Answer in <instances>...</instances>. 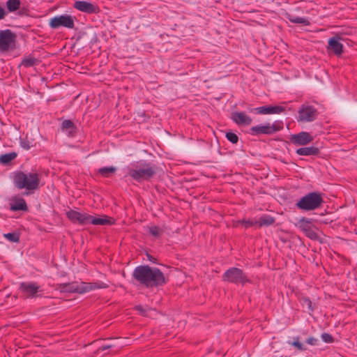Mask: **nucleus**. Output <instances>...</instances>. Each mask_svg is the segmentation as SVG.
<instances>
[{"mask_svg": "<svg viewBox=\"0 0 357 357\" xmlns=\"http://www.w3.org/2000/svg\"><path fill=\"white\" fill-rule=\"evenodd\" d=\"M132 277L146 288L162 287L169 281V278L158 268L149 265L137 266L132 272Z\"/></svg>", "mask_w": 357, "mask_h": 357, "instance_id": "1", "label": "nucleus"}, {"mask_svg": "<svg viewBox=\"0 0 357 357\" xmlns=\"http://www.w3.org/2000/svg\"><path fill=\"white\" fill-rule=\"evenodd\" d=\"M14 186L18 190L25 189L24 195H29L38 188L40 184V175L37 172L26 173L22 171H16L12 176Z\"/></svg>", "mask_w": 357, "mask_h": 357, "instance_id": "2", "label": "nucleus"}, {"mask_svg": "<svg viewBox=\"0 0 357 357\" xmlns=\"http://www.w3.org/2000/svg\"><path fill=\"white\" fill-rule=\"evenodd\" d=\"M132 165V167L128 168V174L137 182L148 181L156 174V165L146 160H140Z\"/></svg>", "mask_w": 357, "mask_h": 357, "instance_id": "3", "label": "nucleus"}, {"mask_svg": "<svg viewBox=\"0 0 357 357\" xmlns=\"http://www.w3.org/2000/svg\"><path fill=\"white\" fill-rule=\"evenodd\" d=\"M107 285L102 282H77L61 283L58 284V289L63 293L84 294L96 289H105Z\"/></svg>", "mask_w": 357, "mask_h": 357, "instance_id": "4", "label": "nucleus"}, {"mask_svg": "<svg viewBox=\"0 0 357 357\" xmlns=\"http://www.w3.org/2000/svg\"><path fill=\"white\" fill-rule=\"evenodd\" d=\"M324 202L321 193L312 192L302 197L296 204L298 208L303 211H313L320 208Z\"/></svg>", "mask_w": 357, "mask_h": 357, "instance_id": "5", "label": "nucleus"}, {"mask_svg": "<svg viewBox=\"0 0 357 357\" xmlns=\"http://www.w3.org/2000/svg\"><path fill=\"white\" fill-rule=\"evenodd\" d=\"M222 280L243 286L250 282L243 271L236 267L227 269L222 275Z\"/></svg>", "mask_w": 357, "mask_h": 357, "instance_id": "6", "label": "nucleus"}, {"mask_svg": "<svg viewBox=\"0 0 357 357\" xmlns=\"http://www.w3.org/2000/svg\"><path fill=\"white\" fill-rule=\"evenodd\" d=\"M284 123L282 121H275L273 124L266 123L264 125H257L252 126L250 129V133L252 135H273L283 129Z\"/></svg>", "mask_w": 357, "mask_h": 357, "instance_id": "7", "label": "nucleus"}, {"mask_svg": "<svg viewBox=\"0 0 357 357\" xmlns=\"http://www.w3.org/2000/svg\"><path fill=\"white\" fill-rule=\"evenodd\" d=\"M16 38V34L11 30H0V51L6 52L15 50Z\"/></svg>", "mask_w": 357, "mask_h": 357, "instance_id": "8", "label": "nucleus"}, {"mask_svg": "<svg viewBox=\"0 0 357 357\" xmlns=\"http://www.w3.org/2000/svg\"><path fill=\"white\" fill-rule=\"evenodd\" d=\"M319 115L317 109L312 105L303 104L298 110V122H312L317 119Z\"/></svg>", "mask_w": 357, "mask_h": 357, "instance_id": "9", "label": "nucleus"}, {"mask_svg": "<svg viewBox=\"0 0 357 357\" xmlns=\"http://www.w3.org/2000/svg\"><path fill=\"white\" fill-rule=\"evenodd\" d=\"M50 26L52 29H58L61 26L73 29L75 26L74 19L69 15L56 16L50 20Z\"/></svg>", "mask_w": 357, "mask_h": 357, "instance_id": "10", "label": "nucleus"}, {"mask_svg": "<svg viewBox=\"0 0 357 357\" xmlns=\"http://www.w3.org/2000/svg\"><path fill=\"white\" fill-rule=\"evenodd\" d=\"M40 289V286L36 282H22L20 284L19 290L23 296L27 298H36Z\"/></svg>", "mask_w": 357, "mask_h": 357, "instance_id": "11", "label": "nucleus"}, {"mask_svg": "<svg viewBox=\"0 0 357 357\" xmlns=\"http://www.w3.org/2000/svg\"><path fill=\"white\" fill-rule=\"evenodd\" d=\"M298 227L307 237L312 240H317L319 236L315 231L316 227L312 224L310 220L302 218L298 222Z\"/></svg>", "mask_w": 357, "mask_h": 357, "instance_id": "12", "label": "nucleus"}, {"mask_svg": "<svg viewBox=\"0 0 357 357\" xmlns=\"http://www.w3.org/2000/svg\"><path fill=\"white\" fill-rule=\"evenodd\" d=\"M66 216L73 224H79L80 225H89V214L88 213H80L77 211L70 209L66 212Z\"/></svg>", "mask_w": 357, "mask_h": 357, "instance_id": "13", "label": "nucleus"}, {"mask_svg": "<svg viewBox=\"0 0 357 357\" xmlns=\"http://www.w3.org/2000/svg\"><path fill=\"white\" fill-rule=\"evenodd\" d=\"M284 111L285 108L284 107L279 105H266L259 107L251 108L249 109L250 112H254L257 114H280Z\"/></svg>", "mask_w": 357, "mask_h": 357, "instance_id": "14", "label": "nucleus"}, {"mask_svg": "<svg viewBox=\"0 0 357 357\" xmlns=\"http://www.w3.org/2000/svg\"><path fill=\"white\" fill-rule=\"evenodd\" d=\"M289 139L294 145L304 146L312 142L314 138L309 132L303 131L298 134L291 135Z\"/></svg>", "mask_w": 357, "mask_h": 357, "instance_id": "15", "label": "nucleus"}, {"mask_svg": "<svg viewBox=\"0 0 357 357\" xmlns=\"http://www.w3.org/2000/svg\"><path fill=\"white\" fill-rule=\"evenodd\" d=\"M73 7L88 14L98 13L100 11L99 7L96 4L86 1H76Z\"/></svg>", "mask_w": 357, "mask_h": 357, "instance_id": "16", "label": "nucleus"}, {"mask_svg": "<svg viewBox=\"0 0 357 357\" xmlns=\"http://www.w3.org/2000/svg\"><path fill=\"white\" fill-rule=\"evenodd\" d=\"M342 39L339 35L331 38L328 42V50L332 51L336 56H340L343 53V45L340 42Z\"/></svg>", "mask_w": 357, "mask_h": 357, "instance_id": "17", "label": "nucleus"}, {"mask_svg": "<svg viewBox=\"0 0 357 357\" xmlns=\"http://www.w3.org/2000/svg\"><path fill=\"white\" fill-rule=\"evenodd\" d=\"M231 119L238 126H249L252 119L243 112H234L231 113Z\"/></svg>", "mask_w": 357, "mask_h": 357, "instance_id": "18", "label": "nucleus"}, {"mask_svg": "<svg viewBox=\"0 0 357 357\" xmlns=\"http://www.w3.org/2000/svg\"><path fill=\"white\" fill-rule=\"evenodd\" d=\"M21 1L20 0H8L6 2V11L8 13L17 12V15L20 16H24L27 13V9L23 8L20 9Z\"/></svg>", "mask_w": 357, "mask_h": 357, "instance_id": "19", "label": "nucleus"}, {"mask_svg": "<svg viewBox=\"0 0 357 357\" xmlns=\"http://www.w3.org/2000/svg\"><path fill=\"white\" fill-rule=\"evenodd\" d=\"M10 209L12 211H28V206L24 199L19 197H15L10 203Z\"/></svg>", "mask_w": 357, "mask_h": 357, "instance_id": "20", "label": "nucleus"}, {"mask_svg": "<svg viewBox=\"0 0 357 357\" xmlns=\"http://www.w3.org/2000/svg\"><path fill=\"white\" fill-rule=\"evenodd\" d=\"M114 223L113 218L107 215L101 217H94L89 215V224L94 225H112Z\"/></svg>", "mask_w": 357, "mask_h": 357, "instance_id": "21", "label": "nucleus"}, {"mask_svg": "<svg viewBox=\"0 0 357 357\" xmlns=\"http://www.w3.org/2000/svg\"><path fill=\"white\" fill-rule=\"evenodd\" d=\"M296 153L303 156L317 155L319 153V149L316 146L302 147L296 149Z\"/></svg>", "mask_w": 357, "mask_h": 357, "instance_id": "22", "label": "nucleus"}, {"mask_svg": "<svg viewBox=\"0 0 357 357\" xmlns=\"http://www.w3.org/2000/svg\"><path fill=\"white\" fill-rule=\"evenodd\" d=\"M275 222V218L268 214H263L257 220V227H269L273 225Z\"/></svg>", "mask_w": 357, "mask_h": 357, "instance_id": "23", "label": "nucleus"}, {"mask_svg": "<svg viewBox=\"0 0 357 357\" xmlns=\"http://www.w3.org/2000/svg\"><path fill=\"white\" fill-rule=\"evenodd\" d=\"M61 130L67 132L69 136H74L77 132V128L70 120H64L62 122Z\"/></svg>", "mask_w": 357, "mask_h": 357, "instance_id": "24", "label": "nucleus"}, {"mask_svg": "<svg viewBox=\"0 0 357 357\" xmlns=\"http://www.w3.org/2000/svg\"><path fill=\"white\" fill-rule=\"evenodd\" d=\"M285 17L292 23L294 24H301L305 26H309L310 22L309 20L305 17H296L289 13H286Z\"/></svg>", "mask_w": 357, "mask_h": 357, "instance_id": "25", "label": "nucleus"}, {"mask_svg": "<svg viewBox=\"0 0 357 357\" xmlns=\"http://www.w3.org/2000/svg\"><path fill=\"white\" fill-rule=\"evenodd\" d=\"M17 156V153L10 152L0 155V164L3 165H9L12 160H15Z\"/></svg>", "mask_w": 357, "mask_h": 357, "instance_id": "26", "label": "nucleus"}, {"mask_svg": "<svg viewBox=\"0 0 357 357\" xmlns=\"http://www.w3.org/2000/svg\"><path fill=\"white\" fill-rule=\"evenodd\" d=\"M238 224H241L245 229H248L253 226L257 227V220L243 218L241 220L234 222L233 226L237 227L238 226Z\"/></svg>", "mask_w": 357, "mask_h": 357, "instance_id": "27", "label": "nucleus"}, {"mask_svg": "<svg viewBox=\"0 0 357 357\" xmlns=\"http://www.w3.org/2000/svg\"><path fill=\"white\" fill-rule=\"evenodd\" d=\"M116 168L114 167H104L98 170V173L104 178H109L112 174H115Z\"/></svg>", "mask_w": 357, "mask_h": 357, "instance_id": "28", "label": "nucleus"}, {"mask_svg": "<svg viewBox=\"0 0 357 357\" xmlns=\"http://www.w3.org/2000/svg\"><path fill=\"white\" fill-rule=\"evenodd\" d=\"M38 63V60L33 56H26L22 60L20 66H23L25 68L32 67Z\"/></svg>", "mask_w": 357, "mask_h": 357, "instance_id": "29", "label": "nucleus"}, {"mask_svg": "<svg viewBox=\"0 0 357 357\" xmlns=\"http://www.w3.org/2000/svg\"><path fill=\"white\" fill-rule=\"evenodd\" d=\"M3 236L12 243H17L20 241V234L17 232L7 233Z\"/></svg>", "mask_w": 357, "mask_h": 357, "instance_id": "30", "label": "nucleus"}, {"mask_svg": "<svg viewBox=\"0 0 357 357\" xmlns=\"http://www.w3.org/2000/svg\"><path fill=\"white\" fill-rule=\"evenodd\" d=\"M300 302L303 307H307L308 310H310L311 312L314 311L312 301H310V299L309 298L303 297L301 298Z\"/></svg>", "mask_w": 357, "mask_h": 357, "instance_id": "31", "label": "nucleus"}, {"mask_svg": "<svg viewBox=\"0 0 357 357\" xmlns=\"http://www.w3.org/2000/svg\"><path fill=\"white\" fill-rule=\"evenodd\" d=\"M149 231L154 237H159L162 234V230L158 226H152L149 227Z\"/></svg>", "mask_w": 357, "mask_h": 357, "instance_id": "32", "label": "nucleus"}, {"mask_svg": "<svg viewBox=\"0 0 357 357\" xmlns=\"http://www.w3.org/2000/svg\"><path fill=\"white\" fill-rule=\"evenodd\" d=\"M226 138L232 144H237L238 142V135L232 132H228L226 133Z\"/></svg>", "mask_w": 357, "mask_h": 357, "instance_id": "33", "label": "nucleus"}, {"mask_svg": "<svg viewBox=\"0 0 357 357\" xmlns=\"http://www.w3.org/2000/svg\"><path fill=\"white\" fill-rule=\"evenodd\" d=\"M289 344L295 347L298 350L303 351L305 349L303 345L299 342V337H294V341L292 342H289Z\"/></svg>", "mask_w": 357, "mask_h": 357, "instance_id": "34", "label": "nucleus"}, {"mask_svg": "<svg viewBox=\"0 0 357 357\" xmlns=\"http://www.w3.org/2000/svg\"><path fill=\"white\" fill-rule=\"evenodd\" d=\"M321 338L323 341L326 343H332L334 341L333 337L331 335L326 333L321 335Z\"/></svg>", "mask_w": 357, "mask_h": 357, "instance_id": "35", "label": "nucleus"}, {"mask_svg": "<svg viewBox=\"0 0 357 357\" xmlns=\"http://www.w3.org/2000/svg\"><path fill=\"white\" fill-rule=\"evenodd\" d=\"M20 146L25 150H29L31 148L30 142L26 139H21Z\"/></svg>", "mask_w": 357, "mask_h": 357, "instance_id": "36", "label": "nucleus"}, {"mask_svg": "<svg viewBox=\"0 0 357 357\" xmlns=\"http://www.w3.org/2000/svg\"><path fill=\"white\" fill-rule=\"evenodd\" d=\"M8 15V12L3 6L0 4V20H3Z\"/></svg>", "mask_w": 357, "mask_h": 357, "instance_id": "37", "label": "nucleus"}, {"mask_svg": "<svg viewBox=\"0 0 357 357\" xmlns=\"http://www.w3.org/2000/svg\"><path fill=\"white\" fill-rule=\"evenodd\" d=\"M317 342L318 340L313 337H310L305 340V342L310 345H316L317 344Z\"/></svg>", "mask_w": 357, "mask_h": 357, "instance_id": "38", "label": "nucleus"}, {"mask_svg": "<svg viewBox=\"0 0 357 357\" xmlns=\"http://www.w3.org/2000/svg\"><path fill=\"white\" fill-rule=\"evenodd\" d=\"M135 309L142 315H146V310L141 305H137Z\"/></svg>", "mask_w": 357, "mask_h": 357, "instance_id": "39", "label": "nucleus"}, {"mask_svg": "<svg viewBox=\"0 0 357 357\" xmlns=\"http://www.w3.org/2000/svg\"><path fill=\"white\" fill-rule=\"evenodd\" d=\"M112 347V345L110 344H103L102 346H101V347L100 348V349L101 351H105L107 349H109Z\"/></svg>", "mask_w": 357, "mask_h": 357, "instance_id": "40", "label": "nucleus"}]
</instances>
